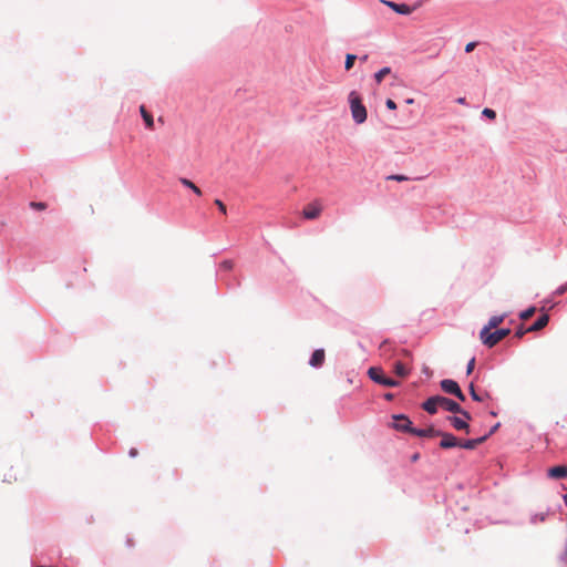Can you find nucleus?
I'll return each mask as SVG.
<instances>
[{"label":"nucleus","mask_w":567,"mask_h":567,"mask_svg":"<svg viewBox=\"0 0 567 567\" xmlns=\"http://www.w3.org/2000/svg\"><path fill=\"white\" fill-rule=\"evenodd\" d=\"M422 408L430 414H435L437 412V409L441 408L445 411L458 413L466 420L472 419L471 414L467 411L463 410L457 402L441 395L429 398L422 404Z\"/></svg>","instance_id":"f257e3e1"},{"label":"nucleus","mask_w":567,"mask_h":567,"mask_svg":"<svg viewBox=\"0 0 567 567\" xmlns=\"http://www.w3.org/2000/svg\"><path fill=\"white\" fill-rule=\"evenodd\" d=\"M348 101L353 121L357 124L364 123L368 117V112L362 103L360 94L357 91H351L349 93Z\"/></svg>","instance_id":"f03ea898"},{"label":"nucleus","mask_w":567,"mask_h":567,"mask_svg":"<svg viewBox=\"0 0 567 567\" xmlns=\"http://www.w3.org/2000/svg\"><path fill=\"white\" fill-rule=\"evenodd\" d=\"M511 333L509 329H498L494 332L492 330L482 329L480 332V339L483 344L488 348H493L504 338H506Z\"/></svg>","instance_id":"7ed1b4c3"},{"label":"nucleus","mask_w":567,"mask_h":567,"mask_svg":"<svg viewBox=\"0 0 567 567\" xmlns=\"http://www.w3.org/2000/svg\"><path fill=\"white\" fill-rule=\"evenodd\" d=\"M368 374L371 380H373L375 383L382 384L384 386H398L399 382L394 379L388 378L383 374V371L381 368L372 367L369 369Z\"/></svg>","instance_id":"20e7f679"},{"label":"nucleus","mask_w":567,"mask_h":567,"mask_svg":"<svg viewBox=\"0 0 567 567\" xmlns=\"http://www.w3.org/2000/svg\"><path fill=\"white\" fill-rule=\"evenodd\" d=\"M441 389L445 393L455 395L461 401L465 400L464 393L462 392V390H461L460 385L457 384V382H455L454 380H451V379L442 380L441 381Z\"/></svg>","instance_id":"39448f33"},{"label":"nucleus","mask_w":567,"mask_h":567,"mask_svg":"<svg viewBox=\"0 0 567 567\" xmlns=\"http://www.w3.org/2000/svg\"><path fill=\"white\" fill-rule=\"evenodd\" d=\"M392 426L396 431L408 432L411 434H413V430L415 429V427H412V422L410 421V419L403 414L393 415Z\"/></svg>","instance_id":"423d86ee"},{"label":"nucleus","mask_w":567,"mask_h":567,"mask_svg":"<svg viewBox=\"0 0 567 567\" xmlns=\"http://www.w3.org/2000/svg\"><path fill=\"white\" fill-rule=\"evenodd\" d=\"M322 212V206L319 202H313L308 204L302 212V215L307 219H316L320 216Z\"/></svg>","instance_id":"0eeeda50"},{"label":"nucleus","mask_w":567,"mask_h":567,"mask_svg":"<svg viewBox=\"0 0 567 567\" xmlns=\"http://www.w3.org/2000/svg\"><path fill=\"white\" fill-rule=\"evenodd\" d=\"M381 2L400 14H410L413 11V9L411 7H409L408 4H404V3H395L393 1H388V0H381Z\"/></svg>","instance_id":"6e6552de"},{"label":"nucleus","mask_w":567,"mask_h":567,"mask_svg":"<svg viewBox=\"0 0 567 567\" xmlns=\"http://www.w3.org/2000/svg\"><path fill=\"white\" fill-rule=\"evenodd\" d=\"M439 436L442 437L440 446L442 449H452L458 446V440L451 433L442 432Z\"/></svg>","instance_id":"1a4fd4ad"},{"label":"nucleus","mask_w":567,"mask_h":567,"mask_svg":"<svg viewBox=\"0 0 567 567\" xmlns=\"http://www.w3.org/2000/svg\"><path fill=\"white\" fill-rule=\"evenodd\" d=\"M488 435H484L478 439H472L466 441H458V446L465 450H474L480 444L484 443L487 440Z\"/></svg>","instance_id":"9d476101"},{"label":"nucleus","mask_w":567,"mask_h":567,"mask_svg":"<svg viewBox=\"0 0 567 567\" xmlns=\"http://www.w3.org/2000/svg\"><path fill=\"white\" fill-rule=\"evenodd\" d=\"M442 434V431L435 430L434 427L430 426L427 429H414L413 435L419 437H434Z\"/></svg>","instance_id":"9b49d317"},{"label":"nucleus","mask_w":567,"mask_h":567,"mask_svg":"<svg viewBox=\"0 0 567 567\" xmlns=\"http://www.w3.org/2000/svg\"><path fill=\"white\" fill-rule=\"evenodd\" d=\"M324 358H326L324 350L317 349L313 351L309 363L311 367L319 368L323 364Z\"/></svg>","instance_id":"f8f14e48"},{"label":"nucleus","mask_w":567,"mask_h":567,"mask_svg":"<svg viewBox=\"0 0 567 567\" xmlns=\"http://www.w3.org/2000/svg\"><path fill=\"white\" fill-rule=\"evenodd\" d=\"M549 321V316L544 313L530 327L527 328V331L534 332L544 329Z\"/></svg>","instance_id":"ddd939ff"},{"label":"nucleus","mask_w":567,"mask_h":567,"mask_svg":"<svg viewBox=\"0 0 567 567\" xmlns=\"http://www.w3.org/2000/svg\"><path fill=\"white\" fill-rule=\"evenodd\" d=\"M548 476L556 480L567 477V466L559 465L549 468Z\"/></svg>","instance_id":"4468645a"},{"label":"nucleus","mask_w":567,"mask_h":567,"mask_svg":"<svg viewBox=\"0 0 567 567\" xmlns=\"http://www.w3.org/2000/svg\"><path fill=\"white\" fill-rule=\"evenodd\" d=\"M449 421L456 430H465L468 433V424L466 421L462 420L458 416H450Z\"/></svg>","instance_id":"2eb2a0df"},{"label":"nucleus","mask_w":567,"mask_h":567,"mask_svg":"<svg viewBox=\"0 0 567 567\" xmlns=\"http://www.w3.org/2000/svg\"><path fill=\"white\" fill-rule=\"evenodd\" d=\"M506 315L501 316H492L488 320V323L483 327V329L492 330L497 328L505 319Z\"/></svg>","instance_id":"dca6fc26"},{"label":"nucleus","mask_w":567,"mask_h":567,"mask_svg":"<svg viewBox=\"0 0 567 567\" xmlns=\"http://www.w3.org/2000/svg\"><path fill=\"white\" fill-rule=\"evenodd\" d=\"M140 112H141V115H142V117H143V120H144V122H145V125H146L150 130H152V128L154 127V120H153L152 114H150V113L146 111V109H145V106H144V105H141V106H140Z\"/></svg>","instance_id":"f3484780"},{"label":"nucleus","mask_w":567,"mask_h":567,"mask_svg":"<svg viewBox=\"0 0 567 567\" xmlns=\"http://www.w3.org/2000/svg\"><path fill=\"white\" fill-rule=\"evenodd\" d=\"M394 372L396 375L404 378L410 373V370L401 361L394 363Z\"/></svg>","instance_id":"a211bd4d"},{"label":"nucleus","mask_w":567,"mask_h":567,"mask_svg":"<svg viewBox=\"0 0 567 567\" xmlns=\"http://www.w3.org/2000/svg\"><path fill=\"white\" fill-rule=\"evenodd\" d=\"M179 182L185 187L192 189L197 196H202V190L189 179L182 177L179 178Z\"/></svg>","instance_id":"6ab92c4d"},{"label":"nucleus","mask_w":567,"mask_h":567,"mask_svg":"<svg viewBox=\"0 0 567 567\" xmlns=\"http://www.w3.org/2000/svg\"><path fill=\"white\" fill-rule=\"evenodd\" d=\"M391 73V69L389 66H384L382 68L381 70H379L375 74H374V79H375V82L378 84H380L383 79L389 75Z\"/></svg>","instance_id":"aec40b11"},{"label":"nucleus","mask_w":567,"mask_h":567,"mask_svg":"<svg viewBox=\"0 0 567 567\" xmlns=\"http://www.w3.org/2000/svg\"><path fill=\"white\" fill-rule=\"evenodd\" d=\"M3 481L9 483V484H12V483H16L19 481V477L16 473V471L13 470V467H11L4 475H3Z\"/></svg>","instance_id":"412c9836"},{"label":"nucleus","mask_w":567,"mask_h":567,"mask_svg":"<svg viewBox=\"0 0 567 567\" xmlns=\"http://www.w3.org/2000/svg\"><path fill=\"white\" fill-rule=\"evenodd\" d=\"M355 59H357V55L354 54H347L346 55V63H344V68L347 71H349L350 69H352L354 62H355Z\"/></svg>","instance_id":"4be33fe9"},{"label":"nucleus","mask_w":567,"mask_h":567,"mask_svg":"<svg viewBox=\"0 0 567 567\" xmlns=\"http://www.w3.org/2000/svg\"><path fill=\"white\" fill-rule=\"evenodd\" d=\"M535 311H536V308L535 307H530V308L524 310L519 315V317H520L522 320H528L529 318H532L534 316Z\"/></svg>","instance_id":"5701e85b"},{"label":"nucleus","mask_w":567,"mask_h":567,"mask_svg":"<svg viewBox=\"0 0 567 567\" xmlns=\"http://www.w3.org/2000/svg\"><path fill=\"white\" fill-rule=\"evenodd\" d=\"M468 389H470L471 396L474 401H477V402L483 401V398L476 393L474 383H471Z\"/></svg>","instance_id":"b1692460"},{"label":"nucleus","mask_w":567,"mask_h":567,"mask_svg":"<svg viewBox=\"0 0 567 567\" xmlns=\"http://www.w3.org/2000/svg\"><path fill=\"white\" fill-rule=\"evenodd\" d=\"M30 207L35 210H44L47 208V204L42 202H31Z\"/></svg>","instance_id":"393cba45"},{"label":"nucleus","mask_w":567,"mask_h":567,"mask_svg":"<svg viewBox=\"0 0 567 567\" xmlns=\"http://www.w3.org/2000/svg\"><path fill=\"white\" fill-rule=\"evenodd\" d=\"M386 179L396 181V182H405V181H409L410 178L405 175L395 174V175L388 176Z\"/></svg>","instance_id":"a878e982"},{"label":"nucleus","mask_w":567,"mask_h":567,"mask_svg":"<svg viewBox=\"0 0 567 567\" xmlns=\"http://www.w3.org/2000/svg\"><path fill=\"white\" fill-rule=\"evenodd\" d=\"M482 114L489 120H495V117H496L495 111L492 109H488V107L484 109Z\"/></svg>","instance_id":"bb28decb"},{"label":"nucleus","mask_w":567,"mask_h":567,"mask_svg":"<svg viewBox=\"0 0 567 567\" xmlns=\"http://www.w3.org/2000/svg\"><path fill=\"white\" fill-rule=\"evenodd\" d=\"M215 205L218 207L219 212L224 215L227 214L226 205L220 199H215Z\"/></svg>","instance_id":"cd10ccee"},{"label":"nucleus","mask_w":567,"mask_h":567,"mask_svg":"<svg viewBox=\"0 0 567 567\" xmlns=\"http://www.w3.org/2000/svg\"><path fill=\"white\" fill-rule=\"evenodd\" d=\"M220 268H223L224 270H231L234 268V261L233 260H224L220 264Z\"/></svg>","instance_id":"c85d7f7f"},{"label":"nucleus","mask_w":567,"mask_h":567,"mask_svg":"<svg viewBox=\"0 0 567 567\" xmlns=\"http://www.w3.org/2000/svg\"><path fill=\"white\" fill-rule=\"evenodd\" d=\"M474 368H475V358H472L467 363L466 373L471 374L473 372Z\"/></svg>","instance_id":"c756f323"},{"label":"nucleus","mask_w":567,"mask_h":567,"mask_svg":"<svg viewBox=\"0 0 567 567\" xmlns=\"http://www.w3.org/2000/svg\"><path fill=\"white\" fill-rule=\"evenodd\" d=\"M527 329H524L523 327L518 328L515 332V337L520 339L525 336V333H527Z\"/></svg>","instance_id":"7c9ffc66"},{"label":"nucleus","mask_w":567,"mask_h":567,"mask_svg":"<svg viewBox=\"0 0 567 567\" xmlns=\"http://www.w3.org/2000/svg\"><path fill=\"white\" fill-rule=\"evenodd\" d=\"M385 105H386V107H388V109H390V110H395V109H396V104H395V102H394L393 100H391V99H388V100H386Z\"/></svg>","instance_id":"2f4dec72"},{"label":"nucleus","mask_w":567,"mask_h":567,"mask_svg":"<svg viewBox=\"0 0 567 567\" xmlns=\"http://www.w3.org/2000/svg\"><path fill=\"white\" fill-rule=\"evenodd\" d=\"M476 47V42H468L466 45H465V51L468 53V52H472Z\"/></svg>","instance_id":"473e14b6"},{"label":"nucleus","mask_w":567,"mask_h":567,"mask_svg":"<svg viewBox=\"0 0 567 567\" xmlns=\"http://www.w3.org/2000/svg\"><path fill=\"white\" fill-rule=\"evenodd\" d=\"M498 426H499V423H497L496 425H494V426L491 429V431H489V433H488L487 435H488V436H489V435H492V434H493V433L498 429Z\"/></svg>","instance_id":"72a5a7b5"},{"label":"nucleus","mask_w":567,"mask_h":567,"mask_svg":"<svg viewBox=\"0 0 567 567\" xmlns=\"http://www.w3.org/2000/svg\"><path fill=\"white\" fill-rule=\"evenodd\" d=\"M384 398H385V400L391 401V400H393L394 394H392V393H386V394L384 395Z\"/></svg>","instance_id":"f704fd0d"},{"label":"nucleus","mask_w":567,"mask_h":567,"mask_svg":"<svg viewBox=\"0 0 567 567\" xmlns=\"http://www.w3.org/2000/svg\"><path fill=\"white\" fill-rule=\"evenodd\" d=\"M137 455V450L136 449H131L130 450V456L134 457Z\"/></svg>","instance_id":"c9c22d12"},{"label":"nucleus","mask_w":567,"mask_h":567,"mask_svg":"<svg viewBox=\"0 0 567 567\" xmlns=\"http://www.w3.org/2000/svg\"><path fill=\"white\" fill-rule=\"evenodd\" d=\"M419 457H420V454L415 453V454L412 455L411 461L412 462H416L419 460Z\"/></svg>","instance_id":"e433bc0d"},{"label":"nucleus","mask_w":567,"mask_h":567,"mask_svg":"<svg viewBox=\"0 0 567 567\" xmlns=\"http://www.w3.org/2000/svg\"><path fill=\"white\" fill-rule=\"evenodd\" d=\"M567 290V286H563L558 289V293L561 295Z\"/></svg>","instance_id":"4c0bfd02"},{"label":"nucleus","mask_w":567,"mask_h":567,"mask_svg":"<svg viewBox=\"0 0 567 567\" xmlns=\"http://www.w3.org/2000/svg\"><path fill=\"white\" fill-rule=\"evenodd\" d=\"M456 102H457L458 104H465V97H458V99L456 100Z\"/></svg>","instance_id":"58836bf2"},{"label":"nucleus","mask_w":567,"mask_h":567,"mask_svg":"<svg viewBox=\"0 0 567 567\" xmlns=\"http://www.w3.org/2000/svg\"><path fill=\"white\" fill-rule=\"evenodd\" d=\"M388 344H389L388 340L383 341L382 344H381V349H384Z\"/></svg>","instance_id":"ea45409f"},{"label":"nucleus","mask_w":567,"mask_h":567,"mask_svg":"<svg viewBox=\"0 0 567 567\" xmlns=\"http://www.w3.org/2000/svg\"><path fill=\"white\" fill-rule=\"evenodd\" d=\"M360 60H361L362 62H365V61L368 60V55L365 54V55L361 56V58H360Z\"/></svg>","instance_id":"a19ab883"},{"label":"nucleus","mask_w":567,"mask_h":567,"mask_svg":"<svg viewBox=\"0 0 567 567\" xmlns=\"http://www.w3.org/2000/svg\"><path fill=\"white\" fill-rule=\"evenodd\" d=\"M565 504L567 506V494L564 496Z\"/></svg>","instance_id":"79ce46f5"},{"label":"nucleus","mask_w":567,"mask_h":567,"mask_svg":"<svg viewBox=\"0 0 567 567\" xmlns=\"http://www.w3.org/2000/svg\"><path fill=\"white\" fill-rule=\"evenodd\" d=\"M406 102H408V104H411V103L413 102V100H412V99H410V100H408Z\"/></svg>","instance_id":"37998d69"}]
</instances>
